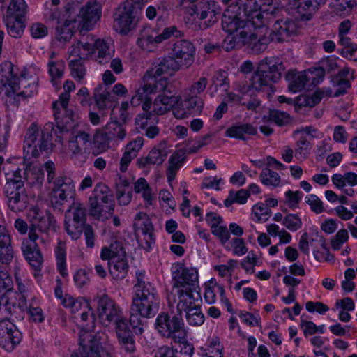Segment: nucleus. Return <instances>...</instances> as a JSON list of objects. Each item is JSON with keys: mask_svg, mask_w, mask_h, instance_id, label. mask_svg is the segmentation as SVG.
<instances>
[{"mask_svg": "<svg viewBox=\"0 0 357 357\" xmlns=\"http://www.w3.org/2000/svg\"><path fill=\"white\" fill-rule=\"evenodd\" d=\"M286 10L275 0V4H266L262 7V13L254 21L259 29H264L266 33L277 43L284 42L287 38L296 33L295 22L285 17Z\"/></svg>", "mask_w": 357, "mask_h": 357, "instance_id": "nucleus-1", "label": "nucleus"}, {"mask_svg": "<svg viewBox=\"0 0 357 357\" xmlns=\"http://www.w3.org/2000/svg\"><path fill=\"white\" fill-rule=\"evenodd\" d=\"M275 1L265 0L259 6L256 0H238L236 4H231L225 10L222 17V26L226 32H234L241 27L259 29L254 23L259 13H262V7L266 4H275Z\"/></svg>", "mask_w": 357, "mask_h": 357, "instance_id": "nucleus-2", "label": "nucleus"}, {"mask_svg": "<svg viewBox=\"0 0 357 357\" xmlns=\"http://www.w3.org/2000/svg\"><path fill=\"white\" fill-rule=\"evenodd\" d=\"M56 126L52 123H46L44 128L40 130V128L34 123H31L26 131L25 139L24 141V150L26 154H30L33 158L39 157L43 152L48 153L53 149L52 136L51 132H53L56 136V142L63 143L65 135L69 134V130L73 124L69 123V126L65 127L66 132L63 128L59 127V124L56 121Z\"/></svg>", "mask_w": 357, "mask_h": 357, "instance_id": "nucleus-3", "label": "nucleus"}, {"mask_svg": "<svg viewBox=\"0 0 357 357\" xmlns=\"http://www.w3.org/2000/svg\"><path fill=\"white\" fill-rule=\"evenodd\" d=\"M285 67L283 63L276 57H266L258 63L256 71L250 79L249 89L259 92L270 89L271 92L275 91L273 83H276L282 78Z\"/></svg>", "mask_w": 357, "mask_h": 357, "instance_id": "nucleus-4", "label": "nucleus"}, {"mask_svg": "<svg viewBox=\"0 0 357 357\" xmlns=\"http://www.w3.org/2000/svg\"><path fill=\"white\" fill-rule=\"evenodd\" d=\"M136 0H126L114 13V26L121 34L126 35L134 29L139 22L144 7Z\"/></svg>", "mask_w": 357, "mask_h": 357, "instance_id": "nucleus-5", "label": "nucleus"}, {"mask_svg": "<svg viewBox=\"0 0 357 357\" xmlns=\"http://www.w3.org/2000/svg\"><path fill=\"white\" fill-rule=\"evenodd\" d=\"M327 0H289L290 9L295 10L301 17L306 20L311 19L313 14L317 12L321 5H324ZM357 5V0H334L332 6L337 12L351 11Z\"/></svg>", "mask_w": 357, "mask_h": 357, "instance_id": "nucleus-6", "label": "nucleus"}, {"mask_svg": "<svg viewBox=\"0 0 357 357\" xmlns=\"http://www.w3.org/2000/svg\"><path fill=\"white\" fill-rule=\"evenodd\" d=\"M155 328L160 335L174 342H183L187 335L182 315L178 313L172 317L167 313H160L156 318Z\"/></svg>", "mask_w": 357, "mask_h": 357, "instance_id": "nucleus-7", "label": "nucleus"}, {"mask_svg": "<svg viewBox=\"0 0 357 357\" xmlns=\"http://www.w3.org/2000/svg\"><path fill=\"white\" fill-rule=\"evenodd\" d=\"M27 218L30 224L29 238L33 242L39 237L37 231L40 233L56 231V220L47 210L42 211L38 206L31 207L27 213Z\"/></svg>", "mask_w": 357, "mask_h": 357, "instance_id": "nucleus-8", "label": "nucleus"}, {"mask_svg": "<svg viewBox=\"0 0 357 357\" xmlns=\"http://www.w3.org/2000/svg\"><path fill=\"white\" fill-rule=\"evenodd\" d=\"M65 229L72 239L77 240L82 236L83 229L86 225V209L84 205L73 202L66 212Z\"/></svg>", "mask_w": 357, "mask_h": 357, "instance_id": "nucleus-9", "label": "nucleus"}, {"mask_svg": "<svg viewBox=\"0 0 357 357\" xmlns=\"http://www.w3.org/2000/svg\"><path fill=\"white\" fill-rule=\"evenodd\" d=\"M64 92L59 96V100L52 103L54 116L59 124V127L63 128L73 124L75 114L72 109L68 108V102L70 98V92L75 89V84L70 80L66 81L63 84ZM66 132V128H64Z\"/></svg>", "mask_w": 357, "mask_h": 357, "instance_id": "nucleus-10", "label": "nucleus"}, {"mask_svg": "<svg viewBox=\"0 0 357 357\" xmlns=\"http://www.w3.org/2000/svg\"><path fill=\"white\" fill-rule=\"evenodd\" d=\"M174 285L178 289L197 291L199 289L198 272L194 268H186L181 263L174 264L172 267Z\"/></svg>", "mask_w": 357, "mask_h": 357, "instance_id": "nucleus-11", "label": "nucleus"}, {"mask_svg": "<svg viewBox=\"0 0 357 357\" xmlns=\"http://www.w3.org/2000/svg\"><path fill=\"white\" fill-rule=\"evenodd\" d=\"M3 193L6 197L7 206L13 212H22L28 207V195L20 182L5 185Z\"/></svg>", "mask_w": 357, "mask_h": 357, "instance_id": "nucleus-12", "label": "nucleus"}, {"mask_svg": "<svg viewBox=\"0 0 357 357\" xmlns=\"http://www.w3.org/2000/svg\"><path fill=\"white\" fill-rule=\"evenodd\" d=\"M96 300L98 316L102 323L106 326L112 322L116 324L119 321L124 319L120 308L107 294L98 296Z\"/></svg>", "mask_w": 357, "mask_h": 357, "instance_id": "nucleus-13", "label": "nucleus"}, {"mask_svg": "<svg viewBox=\"0 0 357 357\" xmlns=\"http://www.w3.org/2000/svg\"><path fill=\"white\" fill-rule=\"evenodd\" d=\"M74 185L72 180L65 176L55 178L52 188L51 203L54 208L61 210V206L68 198L73 197Z\"/></svg>", "mask_w": 357, "mask_h": 357, "instance_id": "nucleus-14", "label": "nucleus"}, {"mask_svg": "<svg viewBox=\"0 0 357 357\" xmlns=\"http://www.w3.org/2000/svg\"><path fill=\"white\" fill-rule=\"evenodd\" d=\"M114 112V109L113 108L111 114V121L95 135L94 138L96 143L105 145L110 141L115 139L123 140L125 138L126 135V130L116 118L112 116Z\"/></svg>", "mask_w": 357, "mask_h": 357, "instance_id": "nucleus-15", "label": "nucleus"}, {"mask_svg": "<svg viewBox=\"0 0 357 357\" xmlns=\"http://www.w3.org/2000/svg\"><path fill=\"white\" fill-rule=\"evenodd\" d=\"M22 334L8 319L0 321V346L7 351H11L22 340Z\"/></svg>", "mask_w": 357, "mask_h": 357, "instance_id": "nucleus-16", "label": "nucleus"}, {"mask_svg": "<svg viewBox=\"0 0 357 357\" xmlns=\"http://www.w3.org/2000/svg\"><path fill=\"white\" fill-rule=\"evenodd\" d=\"M172 36L176 38L182 36V32L177 29L176 26H171L165 28L161 33L156 29L144 30L139 38V44L145 48L149 45H157L169 39Z\"/></svg>", "mask_w": 357, "mask_h": 357, "instance_id": "nucleus-17", "label": "nucleus"}, {"mask_svg": "<svg viewBox=\"0 0 357 357\" xmlns=\"http://www.w3.org/2000/svg\"><path fill=\"white\" fill-rule=\"evenodd\" d=\"M19 81V77L13 73V63L7 61L3 62L0 66V82L6 87L5 93L7 96L10 97L15 94L24 96L23 91L17 93L20 90Z\"/></svg>", "mask_w": 357, "mask_h": 357, "instance_id": "nucleus-18", "label": "nucleus"}, {"mask_svg": "<svg viewBox=\"0 0 357 357\" xmlns=\"http://www.w3.org/2000/svg\"><path fill=\"white\" fill-rule=\"evenodd\" d=\"M248 29L245 27H241L239 31L240 38H243L242 43L248 45L255 54L264 52L266 49L267 45L271 41H273L269 35L266 36V32L263 35L259 34L258 30L260 29H254V33L248 31Z\"/></svg>", "mask_w": 357, "mask_h": 357, "instance_id": "nucleus-19", "label": "nucleus"}, {"mask_svg": "<svg viewBox=\"0 0 357 357\" xmlns=\"http://www.w3.org/2000/svg\"><path fill=\"white\" fill-rule=\"evenodd\" d=\"M100 3L97 0H89L84 6L79 8V17L82 30L89 31L101 17Z\"/></svg>", "mask_w": 357, "mask_h": 357, "instance_id": "nucleus-20", "label": "nucleus"}, {"mask_svg": "<svg viewBox=\"0 0 357 357\" xmlns=\"http://www.w3.org/2000/svg\"><path fill=\"white\" fill-rule=\"evenodd\" d=\"M186 13L190 15L194 19L198 18L201 20L208 19L205 21V29L211 26L217 20L216 15L219 14L216 11V5L213 1H201L197 2Z\"/></svg>", "mask_w": 357, "mask_h": 357, "instance_id": "nucleus-21", "label": "nucleus"}, {"mask_svg": "<svg viewBox=\"0 0 357 357\" xmlns=\"http://www.w3.org/2000/svg\"><path fill=\"white\" fill-rule=\"evenodd\" d=\"M174 57L181 59V66L189 68L195 61V47L193 44L187 40H177L172 47Z\"/></svg>", "mask_w": 357, "mask_h": 357, "instance_id": "nucleus-22", "label": "nucleus"}, {"mask_svg": "<svg viewBox=\"0 0 357 357\" xmlns=\"http://www.w3.org/2000/svg\"><path fill=\"white\" fill-rule=\"evenodd\" d=\"M105 334L98 332L94 335H90L88 343L85 345H82L79 352L72 357H101L102 354V344L105 338Z\"/></svg>", "mask_w": 357, "mask_h": 357, "instance_id": "nucleus-23", "label": "nucleus"}, {"mask_svg": "<svg viewBox=\"0 0 357 357\" xmlns=\"http://www.w3.org/2000/svg\"><path fill=\"white\" fill-rule=\"evenodd\" d=\"M116 333L121 349L126 353H134L136 350L135 335L126 319L119 321L116 324Z\"/></svg>", "mask_w": 357, "mask_h": 357, "instance_id": "nucleus-24", "label": "nucleus"}, {"mask_svg": "<svg viewBox=\"0 0 357 357\" xmlns=\"http://www.w3.org/2000/svg\"><path fill=\"white\" fill-rule=\"evenodd\" d=\"M181 67V64L174 56H167L159 58L146 73L151 77L158 78L163 74L177 71Z\"/></svg>", "mask_w": 357, "mask_h": 357, "instance_id": "nucleus-25", "label": "nucleus"}, {"mask_svg": "<svg viewBox=\"0 0 357 357\" xmlns=\"http://www.w3.org/2000/svg\"><path fill=\"white\" fill-rule=\"evenodd\" d=\"M197 291H185L184 289H178L177 295L178 302L177 304V313L182 315V312H187L193 307L201 306L202 298L199 292Z\"/></svg>", "mask_w": 357, "mask_h": 357, "instance_id": "nucleus-26", "label": "nucleus"}, {"mask_svg": "<svg viewBox=\"0 0 357 357\" xmlns=\"http://www.w3.org/2000/svg\"><path fill=\"white\" fill-rule=\"evenodd\" d=\"M160 299H153L152 296L133 298L132 306L135 312H139L143 318L153 317L159 310Z\"/></svg>", "mask_w": 357, "mask_h": 357, "instance_id": "nucleus-27", "label": "nucleus"}, {"mask_svg": "<svg viewBox=\"0 0 357 357\" xmlns=\"http://www.w3.org/2000/svg\"><path fill=\"white\" fill-rule=\"evenodd\" d=\"M99 201L102 204H114V199L111 190L107 185L100 182L96 185L91 195L89 198V204L92 205L94 208L93 211L95 214L98 211L96 208H98L96 206Z\"/></svg>", "mask_w": 357, "mask_h": 357, "instance_id": "nucleus-28", "label": "nucleus"}, {"mask_svg": "<svg viewBox=\"0 0 357 357\" xmlns=\"http://www.w3.org/2000/svg\"><path fill=\"white\" fill-rule=\"evenodd\" d=\"M180 100L181 97L175 96L172 93H160L153 103V112L156 114L162 115L175 107Z\"/></svg>", "mask_w": 357, "mask_h": 357, "instance_id": "nucleus-29", "label": "nucleus"}, {"mask_svg": "<svg viewBox=\"0 0 357 357\" xmlns=\"http://www.w3.org/2000/svg\"><path fill=\"white\" fill-rule=\"evenodd\" d=\"M73 119V126L69 130V134L64 136V139H68L69 150L73 155H77L81 153L82 147L85 146L90 141V136L85 132H78L75 133L73 128L74 127Z\"/></svg>", "mask_w": 357, "mask_h": 357, "instance_id": "nucleus-30", "label": "nucleus"}, {"mask_svg": "<svg viewBox=\"0 0 357 357\" xmlns=\"http://www.w3.org/2000/svg\"><path fill=\"white\" fill-rule=\"evenodd\" d=\"M93 98L96 105L100 112L109 109L116 102V97L111 91H109L105 86L100 84L97 86L93 93Z\"/></svg>", "mask_w": 357, "mask_h": 357, "instance_id": "nucleus-31", "label": "nucleus"}, {"mask_svg": "<svg viewBox=\"0 0 357 357\" xmlns=\"http://www.w3.org/2000/svg\"><path fill=\"white\" fill-rule=\"evenodd\" d=\"M21 248L29 264L35 270H40L43 261V258L37 245L23 242Z\"/></svg>", "mask_w": 357, "mask_h": 357, "instance_id": "nucleus-32", "label": "nucleus"}, {"mask_svg": "<svg viewBox=\"0 0 357 357\" xmlns=\"http://www.w3.org/2000/svg\"><path fill=\"white\" fill-rule=\"evenodd\" d=\"M167 152L163 149L153 148L146 157H142L137 161L139 167H146L151 165H160L165 160Z\"/></svg>", "mask_w": 357, "mask_h": 357, "instance_id": "nucleus-33", "label": "nucleus"}, {"mask_svg": "<svg viewBox=\"0 0 357 357\" xmlns=\"http://www.w3.org/2000/svg\"><path fill=\"white\" fill-rule=\"evenodd\" d=\"M152 93L149 90V85L145 84L136 91L135 95L132 97L130 103L133 107L142 104L143 111L149 110L152 105V98L150 96Z\"/></svg>", "mask_w": 357, "mask_h": 357, "instance_id": "nucleus-34", "label": "nucleus"}, {"mask_svg": "<svg viewBox=\"0 0 357 357\" xmlns=\"http://www.w3.org/2000/svg\"><path fill=\"white\" fill-rule=\"evenodd\" d=\"M109 271L111 275L116 280L125 278L128 274L129 266L125 257L109 261Z\"/></svg>", "mask_w": 357, "mask_h": 357, "instance_id": "nucleus-35", "label": "nucleus"}, {"mask_svg": "<svg viewBox=\"0 0 357 357\" xmlns=\"http://www.w3.org/2000/svg\"><path fill=\"white\" fill-rule=\"evenodd\" d=\"M285 79L289 82V90L293 93L303 90L308 80L305 75L300 74L294 70H289L285 75Z\"/></svg>", "mask_w": 357, "mask_h": 357, "instance_id": "nucleus-36", "label": "nucleus"}, {"mask_svg": "<svg viewBox=\"0 0 357 357\" xmlns=\"http://www.w3.org/2000/svg\"><path fill=\"white\" fill-rule=\"evenodd\" d=\"M28 6L25 0H11L3 17L25 20Z\"/></svg>", "mask_w": 357, "mask_h": 357, "instance_id": "nucleus-37", "label": "nucleus"}, {"mask_svg": "<svg viewBox=\"0 0 357 357\" xmlns=\"http://www.w3.org/2000/svg\"><path fill=\"white\" fill-rule=\"evenodd\" d=\"M116 199L121 206L128 205L132 199V192L127 179H120L116 184Z\"/></svg>", "mask_w": 357, "mask_h": 357, "instance_id": "nucleus-38", "label": "nucleus"}, {"mask_svg": "<svg viewBox=\"0 0 357 357\" xmlns=\"http://www.w3.org/2000/svg\"><path fill=\"white\" fill-rule=\"evenodd\" d=\"M185 153L181 150L172 154L169 159V166L167 169L166 174L168 181L172 182L176 177V172L183 165L185 160Z\"/></svg>", "mask_w": 357, "mask_h": 357, "instance_id": "nucleus-39", "label": "nucleus"}, {"mask_svg": "<svg viewBox=\"0 0 357 357\" xmlns=\"http://www.w3.org/2000/svg\"><path fill=\"white\" fill-rule=\"evenodd\" d=\"M257 130L250 123L239 124L229 128L225 132V135L230 137L245 140L244 134L255 135Z\"/></svg>", "mask_w": 357, "mask_h": 357, "instance_id": "nucleus-40", "label": "nucleus"}, {"mask_svg": "<svg viewBox=\"0 0 357 357\" xmlns=\"http://www.w3.org/2000/svg\"><path fill=\"white\" fill-rule=\"evenodd\" d=\"M3 20L9 36L15 38L22 36L25 28V20L3 17Z\"/></svg>", "mask_w": 357, "mask_h": 357, "instance_id": "nucleus-41", "label": "nucleus"}, {"mask_svg": "<svg viewBox=\"0 0 357 357\" xmlns=\"http://www.w3.org/2000/svg\"><path fill=\"white\" fill-rule=\"evenodd\" d=\"M75 22V19H66L62 25H56L55 28V37L56 40L63 43L69 41L73 35V28L70 27V25L73 22Z\"/></svg>", "mask_w": 357, "mask_h": 357, "instance_id": "nucleus-42", "label": "nucleus"}, {"mask_svg": "<svg viewBox=\"0 0 357 357\" xmlns=\"http://www.w3.org/2000/svg\"><path fill=\"white\" fill-rule=\"evenodd\" d=\"M114 206L112 204H102L99 201L96 206L98 208H96V210L100 211V212L97 211L96 214H95L93 211L94 208L92 205L89 204V214L97 220L105 221L112 216L114 211Z\"/></svg>", "mask_w": 357, "mask_h": 357, "instance_id": "nucleus-43", "label": "nucleus"}, {"mask_svg": "<svg viewBox=\"0 0 357 357\" xmlns=\"http://www.w3.org/2000/svg\"><path fill=\"white\" fill-rule=\"evenodd\" d=\"M26 167L23 174L24 179L32 185H42L44 181V173L42 169L32 167L31 165L24 164Z\"/></svg>", "mask_w": 357, "mask_h": 357, "instance_id": "nucleus-44", "label": "nucleus"}, {"mask_svg": "<svg viewBox=\"0 0 357 357\" xmlns=\"http://www.w3.org/2000/svg\"><path fill=\"white\" fill-rule=\"evenodd\" d=\"M184 102L187 113L194 115L201 114L204 107V101L199 96L188 94Z\"/></svg>", "mask_w": 357, "mask_h": 357, "instance_id": "nucleus-45", "label": "nucleus"}, {"mask_svg": "<svg viewBox=\"0 0 357 357\" xmlns=\"http://www.w3.org/2000/svg\"><path fill=\"white\" fill-rule=\"evenodd\" d=\"M250 193L247 190L241 189L236 192L231 190L229 192L227 198L225 200L224 204L226 207L231 206L234 203L244 204L246 203Z\"/></svg>", "mask_w": 357, "mask_h": 357, "instance_id": "nucleus-46", "label": "nucleus"}, {"mask_svg": "<svg viewBox=\"0 0 357 357\" xmlns=\"http://www.w3.org/2000/svg\"><path fill=\"white\" fill-rule=\"evenodd\" d=\"M94 53H97V61L100 64L108 63L111 59L109 45L103 40L98 39L95 41Z\"/></svg>", "mask_w": 357, "mask_h": 357, "instance_id": "nucleus-47", "label": "nucleus"}, {"mask_svg": "<svg viewBox=\"0 0 357 357\" xmlns=\"http://www.w3.org/2000/svg\"><path fill=\"white\" fill-rule=\"evenodd\" d=\"M158 114H156L154 112H150L149 110L143 111L142 113L139 114L135 118V123L144 130L147 128L151 123H157L158 121Z\"/></svg>", "mask_w": 357, "mask_h": 357, "instance_id": "nucleus-48", "label": "nucleus"}, {"mask_svg": "<svg viewBox=\"0 0 357 357\" xmlns=\"http://www.w3.org/2000/svg\"><path fill=\"white\" fill-rule=\"evenodd\" d=\"M259 178L261 183L265 185L277 187L281 182L280 175L269 168H264L261 171Z\"/></svg>", "mask_w": 357, "mask_h": 357, "instance_id": "nucleus-49", "label": "nucleus"}, {"mask_svg": "<svg viewBox=\"0 0 357 357\" xmlns=\"http://www.w3.org/2000/svg\"><path fill=\"white\" fill-rule=\"evenodd\" d=\"M121 257H125V251L118 244L111 245L110 248L104 247L101 251V258L103 260L112 261Z\"/></svg>", "mask_w": 357, "mask_h": 357, "instance_id": "nucleus-50", "label": "nucleus"}, {"mask_svg": "<svg viewBox=\"0 0 357 357\" xmlns=\"http://www.w3.org/2000/svg\"><path fill=\"white\" fill-rule=\"evenodd\" d=\"M268 120L279 126H284L291 123V119L289 114L280 110H270Z\"/></svg>", "mask_w": 357, "mask_h": 357, "instance_id": "nucleus-51", "label": "nucleus"}, {"mask_svg": "<svg viewBox=\"0 0 357 357\" xmlns=\"http://www.w3.org/2000/svg\"><path fill=\"white\" fill-rule=\"evenodd\" d=\"M201 306L193 307L185 312L187 322L193 326H201L204 322V315L201 311Z\"/></svg>", "mask_w": 357, "mask_h": 357, "instance_id": "nucleus-52", "label": "nucleus"}, {"mask_svg": "<svg viewBox=\"0 0 357 357\" xmlns=\"http://www.w3.org/2000/svg\"><path fill=\"white\" fill-rule=\"evenodd\" d=\"M149 88L151 92L153 93H172V91L169 86V81L167 77L154 78V82L153 84H149Z\"/></svg>", "mask_w": 357, "mask_h": 357, "instance_id": "nucleus-53", "label": "nucleus"}, {"mask_svg": "<svg viewBox=\"0 0 357 357\" xmlns=\"http://www.w3.org/2000/svg\"><path fill=\"white\" fill-rule=\"evenodd\" d=\"M69 67L73 77L77 81L81 82L86 75V68L82 59H79L70 61L69 63Z\"/></svg>", "mask_w": 357, "mask_h": 357, "instance_id": "nucleus-54", "label": "nucleus"}, {"mask_svg": "<svg viewBox=\"0 0 357 357\" xmlns=\"http://www.w3.org/2000/svg\"><path fill=\"white\" fill-rule=\"evenodd\" d=\"M139 225V229L141 230L142 234L144 236V239L146 241L148 247L150 248L151 244L154 242L153 238V225L149 218H146L142 223H135V226Z\"/></svg>", "mask_w": 357, "mask_h": 357, "instance_id": "nucleus-55", "label": "nucleus"}, {"mask_svg": "<svg viewBox=\"0 0 357 357\" xmlns=\"http://www.w3.org/2000/svg\"><path fill=\"white\" fill-rule=\"evenodd\" d=\"M49 73L52 77V82L54 85H56V79H59L63 76L65 63L63 61L53 62L50 61L48 63Z\"/></svg>", "mask_w": 357, "mask_h": 357, "instance_id": "nucleus-56", "label": "nucleus"}, {"mask_svg": "<svg viewBox=\"0 0 357 357\" xmlns=\"http://www.w3.org/2000/svg\"><path fill=\"white\" fill-rule=\"evenodd\" d=\"M227 80V73L224 70H219L215 73L212 78L211 87H214L215 91L220 88L222 91H227L229 89V83Z\"/></svg>", "mask_w": 357, "mask_h": 357, "instance_id": "nucleus-57", "label": "nucleus"}, {"mask_svg": "<svg viewBox=\"0 0 357 357\" xmlns=\"http://www.w3.org/2000/svg\"><path fill=\"white\" fill-rule=\"evenodd\" d=\"M135 296L133 298H147L152 296L153 299H159L156 289L150 282H147L141 287V288L135 289Z\"/></svg>", "mask_w": 357, "mask_h": 357, "instance_id": "nucleus-58", "label": "nucleus"}, {"mask_svg": "<svg viewBox=\"0 0 357 357\" xmlns=\"http://www.w3.org/2000/svg\"><path fill=\"white\" fill-rule=\"evenodd\" d=\"M282 224L291 231H296L302 227V221L296 214L289 213L282 220Z\"/></svg>", "mask_w": 357, "mask_h": 357, "instance_id": "nucleus-59", "label": "nucleus"}, {"mask_svg": "<svg viewBox=\"0 0 357 357\" xmlns=\"http://www.w3.org/2000/svg\"><path fill=\"white\" fill-rule=\"evenodd\" d=\"M56 257V264L57 268L59 271L60 274L65 277L66 276V251L65 249L61 246V244H59L55 250Z\"/></svg>", "mask_w": 357, "mask_h": 357, "instance_id": "nucleus-60", "label": "nucleus"}, {"mask_svg": "<svg viewBox=\"0 0 357 357\" xmlns=\"http://www.w3.org/2000/svg\"><path fill=\"white\" fill-rule=\"evenodd\" d=\"M301 199L302 192L299 190L292 191L289 190L285 192V203L291 208H298Z\"/></svg>", "mask_w": 357, "mask_h": 357, "instance_id": "nucleus-61", "label": "nucleus"}, {"mask_svg": "<svg viewBox=\"0 0 357 357\" xmlns=\"http://www.w3.org/2000/svg\"><path fill=\"white\" fill-rule=\"evenodd\" d=\"M239 31L228 32V36L224 40L222 47L224 48L227 52H229L235 48L236 43H242L243 38H240Z\"/></svg>", "mask_w": 357, "mask_h": 357, "instance_id": "nucleus-62", "label": "nucleus"}, {"mask_svg": "<svg viewBox=\"0 0 357 357\" xmlns=\"http://www.w3.org/2000/svg\"><path fill=\"white\" fill-rule=\"evenodd\" d=\"M310 150V142L305 137H301L296 142L295 155L305 158Z\"/></svg>", "mask_w": 357, "mask_h": 357, "instance_id": "nucleus-63", "label": "nucleus"}, {"mask_svg": "<svg viewBox=\"0 0 357 357\" xmlns=\"http://www.w3.org/2000/svg\"><path fill=\"white\" fill-rule=\"evenodd\" d=\"M13 288V280L6 268L0 266V291H9Z\"/></svg>", "mask_w": 357, "mask_h": 357, "instance_id": "nucleus-64", "label": "nucleus"}]
</instances>
